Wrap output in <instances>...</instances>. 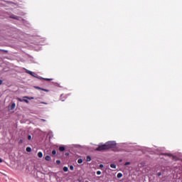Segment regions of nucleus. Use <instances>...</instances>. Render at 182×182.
<instances>
[{"label": "nucleus", "mask_w": 182, "mask_h": 182, "mask_svg": "<svg viewBox=\"0 0 182 182\" xmlns=\"http://www.w3.org/2000/svg\"><path fill=\"white\" fill-rule=\"evenodd\" d=\"M116 146V141H109L106 142L103 145L99 146L97 149V151H102V150H109V149H113V147H115Z\"/></svg>", "instance_id": "obj_1"}, {"label": "nucleus", "mask_w": 182, "mask_h": 182, "mask_svg": "<svg viewBox=\"0 0 182 182\" xmlns=\"http://www.w3.org/2000/svg\"><path fill=\"white\" fill-rule=\"evenodd\" d=\"M3 82L2 80H0V85H2Z\"/></svg>", "instance_id": "obj_26"}, {"label": "nucleus", "mask_w": 182, "mask_h": 182, "mask_svg": "<svg viewBox=\"0 0 182 182\" xmlns=\"http://www.w3.org/2000/svg\"><path fill=\"white\" fill-rule=\"evenodd\" d=\"M62 102H65V100H62Z\"/></svg>", "instance_id": "obj_32"}, {"label": "nucleus", "mask_w": 182, "mask_h": 182, "mask_svg": "<svg viewBox=\"0 0 182 182\" xmlns=\"http://www.w3.org/2000/svg\"><path fill=\"white\" fill-rule=\"evenodd\" d=\"M68 170H69V168H68V166H64V167H63V171H65V173H66L67 171H68Z\"/></svg>", "instance_id": "obj_11"}, {"label": "nucleus", "mask_w": 182, "mask_h": 182, "mask_svg": "<svg viewBox=\"0 0 182 182\" xmlns=\"http://www.w3.org/2000/svg\"><path fill=\"white\" fill-rule=\"evenodd\" d=\"M38 157H39V159H42L43 157V154L41 151H39L38 153Z\"/></svg>", "instance_id": "obj_4"}, {"label": "nucleus", "mask_w": 182, "mask_h": 182, "mask_svg": "<svg viewBox=\"0 0 182 182\" xmlns=\"http://www.w3.org/2000/svg\"><path fill=\"white\" fill-rule=\"evenodd\" d=\"M42 90H44V92H48V90L43 89Z\"/></svg>", "instance_id": "obj_30"}, {"label": "nucleus", "mask_w": 182, "mask_h": 182, "mask_svg": "<svg viewBox=\"0 0 182 182\" xmlns=\"http://www.w3.org/2000/svg\"><path fill=\"white\" fill-rule=\"evenodd\" d=\"M16 107V104L15 102H12L11 105L9 106V110H14Z\"/></svg>", "instance_id": "obj_2"}, {"label": "nucleus", "mask_w": 182, "mask_h": 182, "mask_svg": "<svg viewBox=\"0 0 182 182\" xmlns=\"http://www.w3.org/2000/svg\"><path fill=\"white\" fill-rule=\"evenodd\" d=\"M17 100H18V102H23V99L22 98H17Z\"/></svg>", "instance_id": "obj_17"}, {"label": "nucleus", "mask_w": 182, "mask_h": 182, "mask_svg": "<svg viewBox=\"0 0 182 182\" xmlns=\"http://www.w3.org/2000/svg\"><path fill=\"white\" fill-rule=\"evenodd\" d=\"M19 143H20V144H21V143H23V140L21 139V140L19 141Z\"/></svg>", "instance_id": "obj_28"}, {"label": "nucleus", "mask_w": 182, "mask_h": 182, "mask_svg": "<svg viewBox=\"0 0 182 182\" xmlns=\"http://www.w3.org/2000/svg\"><path fill=\"white\" fill-rule=\"evenodd\" d=\"M26 151L28 153H31L32 151V149L29 146H28L26 149Z\"/></svg>", "instance_id": "obj_8"}, {"label": "nucleus", "mask_w": 182, "mask_h": 182, "mask_svg": "<svg viewBox=\"0 0 182 182\" xmlns=\"http://www.w3.org/2000/svg\"><path fill=\"white\" fill-rule=\"evenodd\" d=\"M23 99H28V100H33V97H28V96H25L23 97Z\"/></svg>", "instance_id": "obj_5"}, {"label": "nucleus", "mask_w": 182, "mask_h": 182, "mask_svg": "<svg viewBox=\"0 0 182 182\" xmlns=\"http://www.w3.org/2000/svg\"><path fill=\"white\" fill-rule=\"evenodd\" d=\"M97 176H100V174H102V171H97Z\"/></svg>", "instance_id": "obj_16"}, {"label": "nucleus", "mask_w": 182, "mask_h": 182, "mask_svg": "<svg viewBox=\"0 0 182 182\" xmlns=\"http://www.w3.org/2000/svg\"><path fill=\"white\" fill-rule=\"evenodd\" d=\"M59 150H60V151H65V147L64 146H60Z\"/></svg>", "instance_id": "obj_10"}, {"label": "nucleus", "mask_w": 182, "mask_h": 182, "mask_svg": "<svg viewBox=\"0 0 182 182\" xmlns=\"http://www.w3.org/2000/svg\"><path fill=\"white\" fill-rule=\"evenodd\" d=\"M110 167H111V168H116V164H110Z\"/></svg>", "instance_id": "obj_12"}, {"label": "nucleus", "mask_w": 182, "mask_h": 182, "mask_svg": "<svg viewBox=\"0 0 182 182\" xmlns=\"http://www.w3.org/2000/svg\"><path fill=\"white\" fill-rule=\"evenodd\" d=\"M117 177V178H122V177H123V174L122 173H118Z\"/></svg>", "instance_id": "obj_7"}, {"label": "nucleus", "mask_w": 182, "mask_h": 182, "mask_svg": "<svg viewBox=\"0 0 182 182\" xmlns=\"http://www.w3.org/2000/svg\"><path fill=\"white\" fill-rule=\"evenodd\" d=\"M31 139H32V136L28 135V140H31Z\"/></svg>", "instance_id": "obj_19"}, {"label": "nucleus", "mask_w": 182, "mask_h": 182, "mask_svg": "<svg viewBox=\"0 0 182 182\" xmlns=\"http://www.w3.org/2000/svg\"><path fill=\"white\" fill-rule=\"evenodd\" d=\"M74 168H75L73 167V166H72V165L70 166V170L73 171Z\"/></svg>", "instance_id": "obj_18"}, {"label": "nucleus", "mask_w": 182, "mask_h": 182, "mask_svg": "<svg viewBox=\"0 0 182 182\" xmlns=\"http://www.w3.org/2000/svg\"><path fill=\"white\" fill-rule=\"evenodd\" d=\"M56 163H57V164H60V160H57Z\"/></svg>", "instance_id": "obj_22"}, {"label": "nucleus", "mask_w": 182, "mask_h": 182, "mask_svg": "<svg viewBox=\"0 0 182 182\" xmlns=\"http://www.w3.org/2000/svg\"><path fill=\"white\" fill-rule=\"evenodd\" d=\"M41 103H42L43 105H48V103L43 102H42Z\"/></svg>", "instance_id": "obj_29"}, {"label": "nucleus", "mask_w": 182, "mask_h": 182, "mask_svg": "<svg viewBox=\"0 0 182 182\" xmlns=\"http://www.w3.org/2000/svg\"><path fill=\"white\" fill-rule=\"evenodd\" d=\"M77 163H78V164H82L83 163V159H79L77 160Z\"/></svg>", "instance_id": "obj_9"}, {"label": "nucleus", "mask_w": 182, "mask_h": 182, "mask_svg": "<svg viewBox=\"0 0 182 182\" xmlns=\"http://www.w3.org/2000/svg\"><path fill=\"white\" fill-rule=\"evenodd\" d=\"M129 164H130V162H126V163L124 164V166H129Z\"/></svg>", "instance_id": "obj_21"}, {"label": "nucleus", "mask_w": 182, "mask_h": 182, "mask_svg": "<svg viewBox=\"0 0 182 182\" xmlns=\"http://www.w3.org/2000/svg\"><path fill=\"white\" fill-rule=\"evenodd\" d=\"M157 176H158L159 177H160V176H161V172H159V173H157Z\"/></svg>", "instance_id": "obj_23"}, {"label": "nucleus", "mask_w": 182, "mask_h": 182, "mask_svg": "<svg viewBox=\"0 0 182 182\" xmlns=\"http://www.w3.org/2000/svg\"><path fill=\"white\" fill-rule=\"evenodd\" d=\"M23 102H25L26 103H29V100H26V98L23 99Z\"/></svg>", "instance_id": "obj_14"}, {"label": "nucleus", "mask_w": 182, "mask_h": 182, "mask_svg": "<svg viewBox=\"0 0 182 182\" xmlns=\"http://www.w3.org/2000/svg\"><path fill=\"white\" fill-rule=\"evenodd\" d=\"M0 163H2V159L0 158Z\"/></svg>", "instance_id": "obj_31"}, {"label": "nucleus", "mask_w": 182, "mask_h": 182, "mask_svg": "<svg viewBox=\"0 0 182 182\" xmlns=\"http://www.w3.org/2000/svg\"><path fill=\"white\" fill-rule=\"evenodd\" d=\"M87 161H92V158L90 157V156H87Z\"/></svg>", "instance_id": "obj_13"}, {"label": "nucleus", "mask_w": 182, "mask_h": 182, "mask_svg": "<svg viewBox=\"0 0 182 182\" xmlns=\"http://www.w3.org/2000/svg\"><path fill=\"white\" fill-rule=\"evenodd\" d=\"M13 18L14 19H19V18L18 16H16V17H11Z\"/></svg>", "instance_id": "obj_24"}, {"label": "nucleus", "mask_w": 182, "mask_h": 182, "mask_svg": "<svg viewBox=\"0 0 182 182\" xmlns=\"http://www.w3.org/2000/svg\"><path fill=\"white\" fill-rule=\"evenodd\" d=\"M45 159H46V161H50V160H52V159L50 158V156L49 155H47Z\"/></svg>", "instance_id": "obj_6"}, {"label": "nucleus", "mask_w": 182, "mask_h": 182, "mask_svg": "<svg viewBox=\"0 0 182 182\" xmlns=\"http://www.w3.org/2000/svg\"><path fill=\"white\" fill-rule=\"evenodd\" d=\"M52 154H53V156H55V154H56V150H53Z\"/></svg>", "instance_id": "obj_15"}, {"label": "nucleus", "mask_w": 182, "mask_h": 182, "mask_svg": "<svg viewBox=\"0 0 182 182\" xmlns=\"http://www.w3.org/2000/svg\"><path fill=\"white\" fill-rule=\"evenodd\" d=\"M26 73H28V75H31V76H33L34 77H36V75H35V73L29 70H26Z\"/></svg>", "instance_id": "obj_3"}, {"label": "nucleus", "mask_w": 182, "mask_h": 182, "mask_svg": "<svg viewBox=\"0 0 182 182\" xmlns=\"http://www.w3.org/2000/svg\"><path fill=\"white\" fill-rule=\"evenodd\" d=\"M41 122H46V119H41Z\"/></svg>", "instance_id": "obj_27"}, {"label": "nucleus", "mask_w": 182, "mask_h": 182, "mask_svg": "<svg viewBox=\"0 0 182 182\" xmlns=\"http://www.w3.org/2000/svg\"><path fill=\"white\" fill-rule=\"evenodd\" d=\"M45 80H53L52 78H44Z\"/></svg>", "instance_id": "obj_20"}, {"label": "nucleus", "mask_w": 182, "mask_h": 182, "mask_svg": "<svg viewBox=\"0 0 182 182\" xmlns=\"http://www.w3.org/2000/svg\"><path fill=\"white\" fill-rule=\"evenodd\" d=\"M100 168H103V164L100 165Z\"/></svg>", "instance_id": "obj_25"}]
</instances>
